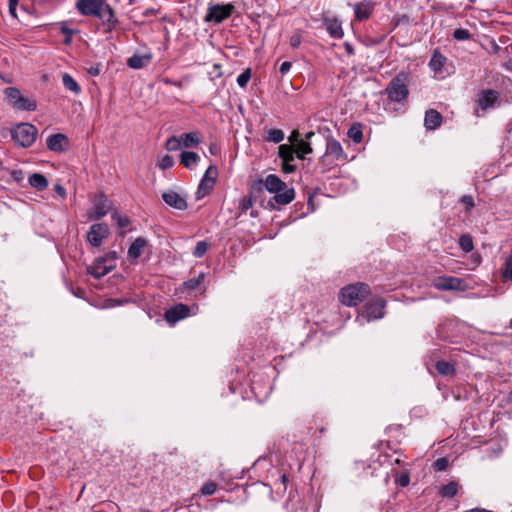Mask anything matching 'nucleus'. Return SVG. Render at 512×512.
Wrapping results in <instances>:
<instances>
[{
	"label": "nucleus",
	"mask_w": 512,
	"mask_h": 512,
	"mask_svg": "<svg viewBox=\"0 0 512 512\" xmlns=\"http://www.w3.org/2000/svg\"><path fill=\"white\" fill-rule=\"evenodd\" d=\"M410 75L406 72H400L388 83L385 93L389 100L393 102H402L408 98Z\"/></svg>",
	"instance_id": "f257e3e1"
},
{
	"label": "nucleus",
	"mask_w": 512,
	"mask_h": 512,
	"mask_svg": "<svg viewBox=\"0 0 512 512\" xmlns=\"http://www.w3.org/2000/svg\"><path fill=\"white\" fill-rule=\"evenodd\" d=\"M370 293L369 285L358 282L343 287L339 299L346 306H356L363 302Z\"/></svg>",
	"instance_id": "f03ea898"
},
{
	"label": "nucleus",
	"mask_w": 512,
	"mask_h": 512,
	"mask_svg": "<svg viewBox=\"0 0 512 512\" xmlns=\"http://www.w3.org/2000/svg\"><path fill=\"white\" fill-rule=\"evenodd\" d=\"M38 130L29 123H20L11 131L12 139L21 147H30L36 141Z\"/></svg>",
	"instance_id": "7ed1b4c3"
},
{
	"label": "nucleus",
	"mask_w": 512,
	"mask_h": 512,
	"mask_svg": "<svg viewBox=\"0 0 512 512\" xmlns=\"http://www.w3.org/2000/svg\"><path fill=\"white\" fill-rule=\"evenodd\" d=\"M235 7L233 4H214L210 5L204 17V22H214L219 24L228 19L234 12Z\"/></svg>",
	"instance_id": "20e7f679"
},
{
	"label": "nucleus",
	"mask_w": 512,
	"mask_h": 512,
	"mask_svg": "<svg viewBox=\"0 0 512 512\" xmlns=\"http://www.w3.org/2000/svg\"><path fill=\"white\" fill-rule=\"evenodd\" d=\"M433 286L440 291H465L468 288L466 281L453 276H441L433 280Z\"/></svg>",
	"instance_id": "39448f33"
},
{
	"label": "nucleus",
	"mask_w": 512,
	"mask_h": 512,
	"mask_svg": "<svg viewBox=\"0 0 512 512\" xmlns=\"http://www.w3.org/2000/svg\"><path fill=\"white\" fill-rule=\"evenodd\" d=\"M217 174L218 170L215 165H210L207 168L196 192L198 199L205 197L213 190L216 183Z\"/></svg>",
	"instance_id": "423d86ee"
},
{
	"label": "nucleus",
	"mask_w": 512,
	"mask_h": 512,
	"mask_svg": "<svg viewBox=\"0 0 512 512\" xmlns=\"http://www.w3.org/2000/svg\"><path fill=\"white\" fill-rule=\"evenodd\" d=\"M110 234L109 227L105 223H96L90 227L87 233V241L93 247L101 246L104 239Z\"/></svg>",
	"instance_id": "0eeeda50"
},
{
	"label": "nucleus",
	"mask_w": 512,
	"mask_h": 512,
	"mask_svg": "<svg viewBox=\"0 0 512 512\" xmlns=\"http://www.w3.org/2000/svg\"><path fill=\"white\" fill-rule=\"evenodd\" d=\"M111 207V201L104 194L97 195L94 200V205L88 213L89 219H101L110 211Z\"/></svg>",
	"instance_id": "6e6552de"
},
{
	"label": "nucleus",
	"mask_w": 512,
	"mask_h": 512,
	"mask_svg": "<svg viewBox=\"0 0 512 512\" xmlns=\"http://www.w3.org/2000/svg\"><path fill=\"white\" fill-rule=\"evenodd\" d=\"M322 22L331 38L342 39L344 37L342 22L336 16L323 13Z\"/></svg>",
	"instance_id": "1a4fd4ad"
},
{
	"label": "nucleus",
	"mask_w": 512,
	"mask_h": 512,
	"mask_svg": "<svg viewBox=\"0 0 512 512\" xmlns=\"http://www.w3.org/2000/svg\"><path fill=\"white\" fill-rule=\"evenodd\" d=\"M386 301L383 298L373 299L365 304L364 315L368 321L384 317Z\"/></svg>",
	"instance_id": "9d476101"
},
{
	"label": "nucleus",
	"mask_w": 512,
	"mask_h": 512,
	"mask_svg": "<svg viewBox=\"0 0 512 512\" xmlns=\"http://www.w3.org/2000/svg\"><path fill=\"white\" fill-rule=\"evenodd\" d=\"M103 4V0H77L76 9L83 16L96 17Z\"/></svg>",
	"instance_id": "9b49d317"
},
{
	"label": "nucleus",
	"mask_w": 512,
	"mask_h": 512,
	"mask_svg": "<svg viewBox=\"0 0 512 512\" xmlns=\"http://www.w3.org/2000/svg\"><path fill=\"white\" fill-rule=\"evenodd\" d=\"M295 198V191L293 188H288L287 185L284 186L283 190L279 192H275L274 196L271 200H269L268 204L272 209H277L278 206L287 205L292 202Z\"/></svg>",
	"instance_id": "f8f14e48"
},
{
	"label": "nucleus",
	"mask_w": 512,
	"mask_h": 512,
	"mask_svg": "<svg viewBox=\"0 0 512 512\" xmlns=\"http://www.w3.org/2000/svg\"><path fill=\"white\" fill-rule=\"evenodd\" d=\"M331 158H334L337 161H343L347 159V156L344 153L340 142L334 138L327 139L326 150L324 153V161L330 160Z\"/></svg>",
	"instance_id": "ddd939ff"
},
{
	"label": "nucleus",
	"mask_w": 512,
	"mask_h": 512,
	"mask_svg": "<svg viewBox=\"0 0 512 512\" xmlns=\"http://www.w3.org/2000/svg\"><path fill=\"white\" fill-rule=\"evenodd\" d=\"M374 3L370 0H363L354 4L355 20L362 22L369 19L374 11Z\"/></svg>",
	"instance_id": "4468645a"
},
{
	"label": "nucleus",
	"mask_w": 512,
	"mask_h": 512,
	"mask_svg": "<svg viewBox=\"0 0 512 512\" xmlns=\"http://www.w3.org/2000/svg\"><path fill=\"white\" fill-rule=\"evenodd\" d=\"M189 315V307L179 303L165 312V319L168 323L175 324Z\"/></svg>",
	"instance_id": "2eb2a0df"
},
{
	"label": "nucleus",
	"mask_w": 512,
	"mask_h": 512,
	"mask_svg": "<svg viewBox=\"0 0 512 512\" xmlns=\"http://www.w3.org/2000/svg\"><path fill=\"white\" fill-rule=\"evenodd\" d=\"M68 137L62 133L52 134L47 138V147L54 152H63L68 149Z\"/></svg>",
	"instance_id": "dca6fc26"
},
{
	"label": "nucleus",
	"mask_w": 512,
	"mask_h": 512,
	"mask_svg": "<svg viewBox=\"0 0 512 512\" xmlns=\"http://www.w3.org/2000/svg\"><path fill=\"white\" fill-rule=\"evenodd\" d=\"M163 201L172 208L177 210H185L187 209V201L184 197L178 194L175 191H167L162 194Z\"/></svg>",
	"instance_id": "f3484780"
},
{
	"label": "nucleus",
	"mask_w": 512,
	"mask_h": 512,
	"mask_svg": "<svg viewBox=\"0 0 512 512\" xmlns=\"http://www.w3.org/2000/svg\"><path fill=\"white\" fill-rule=\"evenodd\" d=\"M96 17L99 18L103 24L107 25L109 31L113 30L118 23L114 11L109 4L104 3Z\"/></svg>",
	"instance_id": "a211bd4d"
},
{
	"label": "nucleus",
	"mask_w": 512,
	"mask_h": 512,
	"mask_svg": "<svg viewBox=\"0 0 512 512\" xmlns=\"http://www.w3.org/2000/svg\"><path fill=\"white\" fill-rule=\"evenodd\" d=\"M106 258H97L93 264L88 268V272L96 279L107 275L112 269L113 265L106 266Z\"/></svg>",
	"instance_id": "6ab92c4d"
},
{
	"label": "nucleus",
	"mask_w": 512,
	"mask_h": 512,
	"mask_svg": "<svg viewBox=\"0 0 512 512\" xmlns=\"http://www.w3.org/2000/svg\"><path fill=\"white\" fill-rule=\"evenodd\" d=\"M443 117L440 112L435 109H429L425 113L424 126L427 130H435L442 123Z\"/></svg>",
	"instance_id": "aec40b11"
},
{
	"label": "nucleus",
	"mask_w": 512,
	"mask_h": 512,
	"mask_svg": "<svg viewBox=\"0 0 512 512\" xmlns=\"http://www.w3.org/2000/svg\"><path fill=\"white\" fill-rule=\"evenodd\" d=\"M152 59L151 53L137 54L135 53L127 59V65L132 69H141L147 66Z\"/></svg>",
	"instance_id": "412c9836"
},
{
	"label": "nucleus",
	"mask_w": 512,
	"mask_h": 512,
	"mask_svg": "<svg viewBox=\"0 0 512 512\" xmlns=\"http://www.w3.org/2000/svg\"><path fill=\"white\" fill-rule=\"evenodd\" d=\"M498 99V92L495 90H486L481 93L478 99V105L483 110L492 107Z\"/></svg>",
	"instance_id": "4be33fe9"
},
{
	"label": "nucleus",
	"mask_w": 512,
	"mask_h": 512,
	"mask_svg": "<svg viewBox=\"0 0 512 512\" xmlns=\"http://www.w3.org/2000/svg\"><path fill=\"white\" fill-rule=\"evenodd\" d=\"M286 185L285 182H283L278 176L274 174H270L266 177L264 186L270 193L279 192L280 190H283L284 186Z\"/></svg>",
	"instance_id": "5701e85b"
},
{
	"label": "nucleus",
	"mask_w": 512,
	"mask_h": 512,
	"mask_svg": "<svg viewBox=\"0 0 512 512\" xmlns=\"http://www.w3.org/2000/svg\"><path fill=\"white\" fill-rule=\"evenodd\" d=\"M147 246V241L143 237L136 238L128 249V256L131 259H137L141 256L143 249Z\"/></svg>",
	"instance_id": "b1692460"
},
{
	"label": "nucleus",
	"mask_w": 512,
	"mask_h": 512,
	"mask_svg": "<svg viewBox=\"0 0 512 512\" xmlns=\"http://www.w3.org/2000/svg\"><path fill=\"white\" fill-rule=\"evenodd\" d=\"M29 184L37 189L38 191H43L48 187V180L47 178L40 173H33L28 178Z\"/></svg>",
	"instance_id": "393cba45"
},
{
	"label": "nucleus",
	"mask_w": 512,
	"mask_h": 512,
	"mask_svg": "<svg viewBox=\"0 0 512 512\" xmlns=\"http://www.w3.org/2000/svg\"><path fill=\"white\" fill-rule=\"evenodd\" d=\"M200 160V157L197 153L192 151H183L180 154V163L184 165V167L188 169H192Z\"/></svg>",
	"instance_id": "a878e982"
},
{
	"label": "nucleus",
	"mask_w": 512,
	"mask_h": 512,
	"mask_svg": "<svg viewBox=\"0 0 512 512\" xmlns=\"http://www.w3.org/2000/svg\"><path fill=\"white\" fill-rule=\"evenodd\" d=\"M447 59L443 56L438 50H435L432 54V57L429 61V67L436 73L441 72L444 64Z\"/></svg>",
	"instance_id": "bb28decb"
},
{
	"label": "nucleus",
	"mask_w": 512,
	"mask_h": 512,
	"mask_svg": "<svg viewBox=\"0 0 512 512\" xmlns=\"http://www.w3.org/2000/svg\"><path fill=\"white\" fill-rule=\"evenodd\" d=\"M181 138H182V146L185 148L196 147L201 142L200 137H199V132H197V131L184 133L181 135Z\"/></svg>",
	"instance_id": "cd10ccee"
},
{
	"label": "nucleus",
	"mask_w": 512,
	"mask_h": 512,
	"mask_svg": "<svg viewBox=\"0 0 512 512\" xmlns=\"http://www.w3.org/2000/svg\"><path fill=\"white\" fill-rule=\"evenodd\" d=\"M435 368L442 376H452L456 372L454 364L445 360L437 361Z\"/></svg>",
	"instance_id": "c85d7f7f"
},
{
	"label": "nucleus",
	"mask_w": 512,
	"mask_h": 512,
	"mask_svg": "<svg viewBox=\"0 0 512 512\" xmlns=\"http://www.w3.org/2000/svg\"><path fill=\"white\" fill-rule=\"evenodd\" d=\"M279 157L282 159V162H293L295 159V150L294 147L287 144H282L278 148Z\"/></svg>",
	"instance_id": "c756f323"
},
{
	"label": "nucleus",
	"mask_w": 512,
	"mask_h": 512,
	"mask_svg": "<svg viewBox=\"0 0 512 512\" xmlns=\"http://www.w3.org/2000/svg\"><path fill=\"white\" fill-rule=\"evenodd\" d=\"M62 83L67 90L73 92L76 95H78L81 92V87L79 86V84L68 73H64L62 75Z\"/></svg>",
	"instance_id": "7c9ffc66"
},
{
	"label": "nucleus",
	"mask_w": 512,
	"mask_h": 512,
	"mask_svg": "<svg viewBox=\"0 0 512 512\" xmlns=\"http://www.w3.org/2000/svg\"><path fill=\"white\" fill-rule=\"evenodd\" d=\"M458 492V483L451 481L440 488L439 494L443 498H453Z\"/></svg>",
	"instance_id": "2f4dec72"
},
{
	"label": "nucleus",
	"mask_w": 512,
	"mask_h": 512,
	"mask_svg": "<svg viewBox=\"0 0 512 512\" xmlns=\"http://www.w3.org/2000/svg\"><path fill=\"white\" fill-rule=\"evenodd\" d=\"M295 153L297 154V157L299 159H304V156L306 154L312 153V147L310 143L304 139L301 141H298V144L296 146H293Z\"/></svg>",
	"instance_id": "473e14b6"
},
{
	"label": "nucleus",
	"mask_w": 512,
	"mask_h": 512,
	"mask_svg": "<svg viewBox=\"0 0 512 512\" xmlns=\"http://www.w3.org/2000/svg\"><path fill=\"white\" fill-rule=\"evenodd\" d=\"M205 274L200 273L197 277L190 278L187 281L183 282V289L188 291H193L199 287V285L204 281Z\"/></svg>",
	"instance_id": "72a5a7b5"
},
{
	"label": "nucleus",
	"mask_w": 512,
	"mask_h": 512,
	"mask_svg": "<svg viewBox=\"0 0 512 512\" xmlns=\"http://www.w3.org/2000/svg\"><path fill=\"white\" fill-rule=\"evenodd\" d=\"M347 135L355 143H360L363 139L362 127L360 124H353L348 129Z\"/></svg>",
	"instance_id": "f704fd0d"
},
{
	"label": "nucleus",
	"mask_w": 512,
	"mask_h": 512,
	"mask_svg": "<svg viewBox=\"0 0 512 512\" xmlns=\"http://www.w3.org/2000/svg\"><path fill=\"white\" fill-rule=\"evenodd\" d=\"M60 31L65 36V38L63 40V43L65 45L71 44L73 35L79 32L78 30L71 29L68 26V23L65 21L60 23Z\"/></svg>",
	"instance_id": "c9c22d12"
},
{
	"label": "nucleus",
	"mask_w": 512,
	"mask_h": 512,
	"mask_svg": "<svg viewBox=\"0 0 512 512\" xmlns=\"http://www.w3.org/2000/svg\"><path fill=\"white\" fill-rule=\"evenodd\" d=\"M15 107L21 110L34 111L37 108L36 102L27 97L21 96Z\"/></svg>",
	"instance_id": "e433bc0d"
},
{
	"label": "nucleus",
	"mask_w": 512,
	"mask_h": 512,
	"mask_svg": "<svg viewBox=\"0 0 512 512\" xmlns=\"http://www.w3.org/2000/svg\"><path fill=\"white\" fill-rule=\"evenodd\" d=\"M459 246L464 252H470L474 248L473 239L469 234H463L459 238Z\"/></svg>",
	"instance_id": "4c0bfd02"
},
{
	"label": "nucleus",
	"mask_w": 512,
	"mask_h": 512,
	"mask_svg": "<svg viewBox=\"0 0 512 512\" xmlns=\"http://www.w3.org/2000/svg\"><path fill=\"white\" fill-rule=\"evenodd\" d=\"M182 146V138L181 136H171L167 139L165 143V148L168 151H176Z\"/></svg>",
	"instance_id": "58836bf2"
},
{
	"label": "nucleus",
	"mask_w": 512,
	"mask_h": 512,
	"mask_svg": "<svg viewBox=\"0 0 512 512\" xmlns=\"http://www.w3.org/2000/svg\"><path fill=\"white\" fill-rule=\"evenodd\" d=\"M266 140L273 143H280L284 140V132L280 129H271L268 131Z\"/></svg>",
	"instance_id": "ea45409f"
},
{
	"label": "nucleus",
	"mask_w": 512,
	"mask_h": 512,
	"mask_svg": "<svg viewBox=\"0 0 512 512\" xmlns=\"http://www.w3.org/2000/svg\"><path fill=\"white\" fill-rule=\"evenodd\" d=\"M303 32L300 29H296L289 38V44L292 49H298L302 42Z\"/></svg>",
	"instance_id": "a19ab883"
},
{
	"label": "nucleus",
	"mask_w": 512,
	"mask_h": 512,
	"mask_svg": "<svg viewBox=\"0 0 512 512\" xmlns=\"http://www.w3.org/2000/svg\"><path fill=\"white\" fill-rule=\"evenodd\" d=\"M208 248L209 245L206 241H199L195 246L193 256L197 258L203 257L206 254Z\"/></svg>",
	"instance_id": "79ce46f5"
},
{
	"label": "nucleus",
	"mask_w": 512,
	"mask_h": 512,
	"mask_svg": "<svg viewBox=\"0 0 512 512\" xmlns=\"http://www.w3.org/2000/svg\"><path fill=\"white\" fill-rule=\"evenodd\" d=\"M174 165V159L172 156L170 155H165L163 156L159 163H158V167L161 169V170H166V169H169L171 168L172 166Z\"/></svg>",
	"instance_id": "37998d69"
},
{
	"label": "nucleus",
	"mask_w": 512,
	"mask_h": 512,
	"mask_svg": "<svg viewBox=\"0 0 512 512\" xmlns=\"http://www.w3.org/2000/svg\"><path fill=\"white\" fill-rule=\"evenodd\" d=\"M250 78H251V71H250V69H246L240 75H238L237 84L243 88L247 85Z\"/></svg>",
	"instance_id": "c03bdc74"
},
{
	"label": "nucleus",
	"mask_w": 512,
	"mask_h": 512,
	"mask_svg": "<svg viewBox=\"0 0 512 512\" xmlns=\"http://www.w3.org/2000/svg\"><path fill=\"white\" fill-rule=\"evenodd\" d=\"M453 37L456 40L465 41V40L470 39L471 34L467 29L459 28V29L454 30Z\"/></svg>",
	"instance_id": "a18cd8bd"
},
{
	"label": "nucleus",
	"mask_w": 512,
	"mask_h": 512,
	"mask_svg": "<svg viewBox=\"0 0 512 512\" xmlns=\"http://www.w3.org/2000/svg\"><path fill=\"white\" fill-rule=\"evenodd\" d=\"M6 95L9 99L13 100L14 106L19 101L20 97L22 96L20 90L17 88H14V87L7 88Z\"/></svg>",
	"instance_id": "49530a36"
},
{
	"label": "nucleus",
	"mask_w": 512,
	"mask_h": 512,
	"mask_svg": "<svg viewBox=\"0 0 512 512\" xmlns=\"http://www.w3.org/2000/svg\"><path fill=\"white\" fill-rule=\"evenodd\" d=\"M337 162L338 161L336 159H334V158H331L330 160H325L324 161V155L319 160V164L322 167V172L329 171L330 169H332L334 166L337 165Z\"/></svg>",
	"instance_id": "de8ad7c7"
},
{
	"label": "nucleus",
	"mask_w": 512,
	"mask_h": 512,
	"mask_svg": "<svg viewBox=\"0 0 512 512\" xmlns=\"http://www.w3.org/2000/svg\"><path fill=\"white\" fill-rule=\"evenodd\" d=\"M449 466V461L445 457H440L435 460L433 467L436 471H445Z\"/></svg>",
	"instance_id": "09e8293b"
},
{
	"label": "nucleus",
	"mask_w": 512,
	"mask_h": 512,
	"mask_svg": "<svg viewBox=\"0 0 512 512\" xmlns=\"http://www.w3.org/2000/svg\"><path fill=\"white\" fill-rule=\"evenodd\" d=\"M395 483L400 487H406L410 483V476L408 472L401 473L395 478Z\"/></svg>",
	"instance_id": "8fccbe9b"
},
{
	"label": "nucleus",
	"mask_w": 512,
	"mask_h": 512,
	"mask_svg": "<svg viewBox=\"0 0 512 512\" xmlns=\"http://www.w3.org/2000/svg\"><path fill=\"white\" fill-rule=\"evenodd\" d=\"M288 480H289L288 476L285 473H283L280 476V479L275 482V486H276V489L278 492L286 491Z\"/></svg>",
	"instance_id": "3c124183"
},
{
	"label": "nucleus",
	"mask_w": 512,
	"mask_h": 512,
	"mask_svg": "<svg viewBox=\"0 0 512 512\" xmlns=\"http://www.w3.org/2000/svg\"><path fill=\"white\" fill-rule=\"evenodd\" d=\"M217 490V484L214 482H208L203 485L201 488V492L203 495L210 496L213 495Z\"/></svg>",
	"instance_id": "603ef678"
},
{
	"label": "nucleus",
	"mask_w": 512,
	"mask_h": 512,
	"mask_svg": "<svg viewBox=\"0 0 512 512\" xmlns=\"http://www.w3.org/2000/svg\"><path fill=\"white\" fill-rule=\"evenodd\" d=\"M253 205V201L251 197H243L239 201V209L241 210V213H245L247 210H249Z\"/></svg>",
	"instance_id": "864d4df0"
},
{
	"label": "nucleus",
	"mask_w": 512,
	"mask_h": 512,
	"mask_svg": "<svg viewBox=\"0 0 512 512\" xmlns=\"http://www.w3.org/2000/svg\"><path fill=\"white\" fill-rule=\"evenodd\" d=\"M503 276L512 282V257L506 261Z\"/></svg>",
	"instance_id": "5fc2aeb1"
},
{
	"label": "nucleus",
	"mask_w": 512,
	"mask_h": 512,
	"mask_svg": "<svg viewBox=\"0 0 512 512\" xmlns=\"http://www.w3.org/2000/svg\"><path fill=\"white\" fill-rule=\"evenodd\" d=\"M112 218L117 219V224L121 228L127 227L130 223V220L127 216H120V215L114 214V215H112Z\"/></svg>",
	"instance_id": "6e6d98bb"
},
{
	"label": "nucleus",
	"mask_w": 512,
	"mask_h": 512,
	"mask_svg": "<svg viewBox=\"0 0 512 512\" xmlns=\"http://www.w3.org/2000/svg\"><path fill=\"white\" fill-rule=\"evenodd\" d=\"M460 201L466 206L467 211L471 210L474 207V200L470 195L462 196Z\"/></svg>",
	"instance_id": "4d7b16f0"
},
{
	"label": "nucleus",
	"mask_w": 512,
	"mask_h": 512,
	"mask_svg": "<svg viewBox=\"0 0 512 512\" xmlns=\"http://www.w3.org/2000/svg\"><path fill=\"white\" fill-rule=\"evenodd\" d=\"M296 169V166L293 164V162H282V171L284 173H293Z\"/></svg>",
	"instance_id": "13d9d810"
},
{
	"label": "nucleus",
	"mask_w": 512,
	"mask_h": 512,
	"mask_svg": "<svg viewBox=\"0 0 512 512\" xmlns=\"http://www.w3.org/2000/svg\"><path fill=\"white\" fill-rule=\"evenodd\" d=\"M288 139L294 146L298 144V141L302 140L300 138V133L297 130L292 131Z\"/></svg>",
	"instance_id": "bf43d9fd"
},
{
	"label": "nucleus",
	"mask_w": 512,
	"mask_h": 512,
	"mask_svg": "<svg viewBox=\"0 0 512 512\" xmlns=\"http://www.w3.org/2000/svg\"><path fill=\"white\" fill-rule=\"evenodd\" d=\"M87 72L92 75V76H98L101 72V69H100V65L99 64H94V65H91L90 67H88L87 69Z\"/></svg>",
	"instance_id": "052dcab7"
},
{
	"label": "nucleus",
	"mask_w": 512,
	"mask_h": 512,
	"mask_svg": "<svg viewBox=\"0 0 512 512\" xmlns=\"http://www.w3.org/2000/svg\"><path fill=\"white\" fill-rule=\"evenodd\" d=\"M292 67V63L290 61H285L280 65L279 71L282 75H285L290 71Z\"/></svg>",
	"instance_id": "680f3d73"
},
{
	"label": "nucleus",
	"mask_w": 512,
	"mask_h": 512,
	"mask_svg": "<svg viewBox=\"0 0 512 512\" xmlns=\"http://www.w3.org/2000/svg\"><path fill=\"white\" fill-rule=\"evenodd\" d=\"M54 191L61 197L64 198L66 196V190L63 186L60 184H56L54 186Z\"/></svg>",
	"instance_id": "e2e57ef3"
},
{
	"label": "nucleus",
	"mask_w": 512,
	"mask_h": 512,
	"mask_svg": "<svg viewBox=\"0 0 512 512\" xmlns=\"http://www.w3.org/2000/svg\"><path fill=\"white\" fill-rule=\"evenodd\" d=\"M18 0H9V11L13 16H16V6Z\"/></svg>",
	"instance_id": "0e129e2a"
},
{
	"label": "nucleus",
	"mask_w": 512,
	"mask_h": 512,
	"mask_svg": "<svg viewBox=\"0 0 512 512\" xmlns=\"http://www.w3.org/2000/svg\"><path fill=\"white\" fill-rule=\"evenodd\" d=\"M343 46H344L346 53L349 56L354 55V47L352 46V44H350L349 42H344Z\"/></svg>",
	"instance_id": "69168bd1"
},
{
	"label": "nucleus",
	"mask_w": 512,
	"mask_h": 512,
	"mask_svg": "<svg viewBox=\"0 0 512 512\" xmlns=\"http://www.w3.org/2000/svg\"><path fill=\"white\" fill-rule=\"evenodd\" d=\"M103 258H106V262L109 261V260H115L117 258V253L116 252H110L108 253L106 256H104Z\"/></svg>",
	"instance_id": "338daca9"
},
{
	"label": "nucleus",
	"mask_w": 512,
	"mask_h": 512,
	"mask_svg": "<svg viewBox=\"0 0 512 512\" xmlns=\"http://www.w3.org/2000/svg\"><path fill=\"white\" fill-rule=\"evenodd\" d=\"M162 81H163L165 84L180 86V84H177L176 82L171 81V80H170V79H168V78H164Z\"/></svg>",
	"instance_id": "774afa93"
}]
</instances>
